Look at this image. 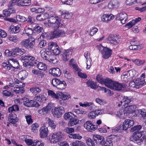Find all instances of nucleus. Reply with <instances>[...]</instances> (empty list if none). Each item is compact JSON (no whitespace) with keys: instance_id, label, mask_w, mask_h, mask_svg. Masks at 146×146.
Here are the masks:
<instances>
[{"instance_id":"nucleus-55","label":"nucleus","mask_w":146,"mask_h":146,"mask_svg":"<svg viewBox=\"0 0 146 146\" xmlns=\"http://www.w3.org/2000/svg\"><path fill=\"white\" fill-rule=\"evenodd\" d=\"M48 94L49 95L51 96L52 97L58 99L59 96L58 95L56 94L53 91L51 90H48Z\"/></svg>"},{"instance_id":"nucleus-50","label":"nucleus","mask_w":146,"mask_h":146,"mask_svg":"<svg viewBox=\"0 0 146 146\" xmlns=\"http://www.w3.org/2000/svg\"><path fill=\"white\" fill-rule=\"evenodd\" d=\"M14 49L10 51L8 50H6L4 52L5 54L7 56H12L15 57L14 53Z\"/></svg>"},{"instance_id":"nucleus-5","label":"nucleus","mask_w":146,"mask_h":146,"mask_svg":"<svg viewBox=\"0 0 146 146\" xmlns=\"http://www.w3.org/2000/svg\"><path fill=\"white\" fill-rule=\"evenodd\" d=\"M50 53V52H48L46 53L45 52H42L41 54V57L47 62L55 64L58 62V60L54 57V56Z\"/></svg>"},{"instance_id":"nucleus-46","label":"nucleus","mask_w":146,"mask_h":146,"mask_svg":"<svg viewBox=\"0 0 146 146\" xmlns=\"http://www.w3.org/2000/svg\"><path fill=\"white\" fill-rule=\"evenodd\" d=\"M31 92L33 94H37L41 92V89L38 87H33L31 88L30 89Z\"/></svg>"},{"instance_id":"nucleus-10","label":"nucleus","mask_w":146,"mask_h":146,"mask_svg":"<svg viewBox=\"0 0 146 146\" xmlns=\"http://www.w3.org/2000/svg\"><path fill=\"white\" fill-rule=\"evenodd\" d=\"M115 19L117 20L120 21L122 24H125L127 20V15L124 12H122L117 14L115 15Z\"/></svg>"},{"instance_id":"nucleus-37","label":"nucleus","mask_w":146,"mask_h":146,"mask_svg":"<svg viewBox=\"0 0 146 146\" xmlns=\"http://www.w3.org/2000/svg\"><path fill=\"white\" fill-rule=\"evenodd\" d=\"M86 84L88 87L93 89H96L98 88V86L96 83L92 81H88L86 82Z\"/></svg>"},{"instance_id":"nucleus-26","label":"nucleus","mask_w":146,"mask_h":146,"mask_svg":"<svg viewBox=\"0 0 146 146\" xmlns=\"http://www.w3.org/2000/svg\"><path fill=\"white\" fill-rule=\"evenodd\" d=\"M118 100H122L123 102V106H125L126 104H128L129 103L131 102V99L129 97L127 96L123 97L121 96L118 98Z\"/></svg>"},{"instance_id":"nucleus-25","label":"nucleus","mask_w":146,"mask_h":146,"mask_svg":"<svg viewBox=\"0 0 146 146\" xmlns=\"http://www.w3.org/2000/svg\"><path fill=\"white\" fill-rule=\"evenodd\" d=\"M25 52V50L24 49L20 48L18 47L14 48L13 53H14L15 57L17 55L21 56Z\"/></svg>"},{"instance_id":"nucleus-45","label":"nucleus","mask_w":146,"mask_h":146,"mask_svg":"<svg viewBox=\"0 0 146 146\" xmlns=\"http://www.w3.org/2000/svg\"><path fill=\"white\" fill-rule=\"evenodd\" d=\"M37 67L38 69L41 70H46L47 69L46 64L42 62H39L37 65Z\"/></svg>"},{"instance_id":"nucleus-59","label":"nucleus","mask_w":146,"mask_h":146,"mask_svg":"<svg viewBox=\"0 0 146 146\" xmlns=\"http://www.w3.org/2000/svg\"><path fill=\"white\" fill-rule=\"evenodd\" d=\"M33 146H44V143L41 141L37 140H35L33 142Z\"/></svg>"},{"instance_id":"nucleus-47","label":"nucleus","mask_w":146,"mask_h":146,"mask_svg":"<svg viewBox=\"0 0 146 146\" xmlns=\"http://www.w3.org/2000/svg\"><path fill=\"white\" fill-rule=\"evenodd\" d=\"M33 27H34V31L38 33L42 32L44 31L43 27L40 26L38 25H35Z\"/></svg>"},{"instance_id":"nucleus-40","label":"nucleus","mask_w":146,"mask_h":146,"mask_svg":"<svg viewBox=\"0 0 146 146\" xmlns=\"http://www.w3.org/2000/svg\"><path fill=\"white\" fill-rule=\"evenodd\" d=\"M10 61L12 64L13 68H18L19 67V64L18 61L17 60L13 58L10 59Z\"/></svg>"},{"instance_id":"nucleus-60","label":"nucleus","mask_w":146,"mask_h":146,"mask_svg":"<svg viewBox=\"0 0 146 146\" xmlns=\"http://www.w3.org/2000/svg\"><path fill=\"white\" fill-rule=\"evenodd\" d=\"M74 115L72 113L70 112H68V113H65L64 115V117L65 119L67 120L68 119H70L73 118V116Z\"/></svg>"},{"instance_id":"nucleus-6","label":"nucleus","mask_w":146,"mask_h":146,"mask_svg":"<svg viewBox=\"0 0 146 146\" xmlns=\"http://www.w3.org/2000/svg\"><path fill=\"white\" fill-rule=\"evenodd\" d=\"M35 39L33 38H29L23 40L21 44L27 49H30L32 48L35 45Z\"/></svg>"},{"instance_id":"nucleus-30","label":"nucleus","mask_w":146,"mask_h":146,"mask_svg":"<svg viewBox=\"0 0 146 146\" xmlns=\"http://www.w3.org/2000/svg\"><path fill=\"white\" fill-rule=\"evenodd\" d=\"M61 15L62 18L69 19L72 17L73 14L72 13H69L68 11H63L61 12Z\"/></svg>"},{"instance_id":"nucleus-57","label":"nucleus","mask_w":146,"mask_h":146,"mask_svg":"<svg viewBox=\"0 0 146 146\" xmlns=\"http://www.w3.org/2000/svg\"><path fill=\"white\" fill-rule=\"evenodd\" d=\"M56 30H55L56 36V38H58L66 33L63 30H59L57 31Z\"/></svg>"},{"instance_id":"nucleus-14","label":"nucleus","mask_w":146,"mask_h":146,"mask_svg":"<svg viewBox=\"0 0 146 146\" xmlns=\"http://www.w3.org/2000/svg\"><path fill=\"white\" fill-rule=\"evenodd\" d=\"M107 40L110 43L115 45L118 44L119 42L117 36L113 35H110L108 36Z\"/></svg>"},{"instance_id":"nucleus-41","label":"nucleus","mask_w":146,"mask_h":146,"mask_svg":"<svg viewBox=\"0 0 146 146\" xmlns=\"http://www.w3.org/2000/svg\"><path fill=\"white\" fill-rule=\"evenodd\" d=\"M19 4L20 6H27L31 4V0H20Z\"/></svg>"},{"instance_id":"nucleus-21","label":"nucleus","mask_w":146,"mask_h":146,"mask_svg":"<svg viewBox=\"0 0 146 146\" xmlns=\"http://www.w3.org/2000/svg\"><path fill=\"white\" fill-rule=\"evenodd\" d=\"M114 18V16L112 14L109 15L107 14L103 15L101 17L102 21L107 22L113 19Z\"/></svg>"},{"instance_id":"nucleus-54","label":"nucleus","mask_w":146,"mask_h":146,"mask_svg":"<svg viewBox=\"0 0 146 146\" xmlns=\"http://www.w3.org/2000/svg\"><path fill=\"white\" fill-rule=\"evenodd\" d=\"M24 88H21L19 87H15L14 90V92L19 94H22L24 92Z\"/></svg>"},{"instance_id":"nucleus-44","label":"nucleus","mask_w":146,"mask_h":146,"mask_svg":"<svg viewBox=\"0 0 146 146\" xmlns=\"http://www.w3.org/2000/svg\"><path fill=\"white\" fill-rule=\"evenodd\" d=\"M20 59L22 60H27L33 61L35 60V58L34 57L30 55H23L21 56Z\"/></svg>"},{"instance_id":"nucleus-32","label":"nucleus","mask_w":146,"mask_h":146,"mask_svg":"<svg viewBox=\"0 0 146 146\" xmlns=\"http://www.w3.org/2000/svg\"><path fill=\"white\" fill-rule=\"evenodd\" d=\"M127 113L126 111L120 110L117 112V115L120 118H125L127 116Z\"/></svg>"},{"instance_id":"nucleus-61","label":"nucleus","mask_w":146,"mask_h":146,"mask_svg":"<svg viewBox=\"0 0 146 146\" xmlns=\"http://www.w3.org/2000/svg\"><path fill=\"white\" fill-rule=\"evenodd\" d=\"M96 117V114L94 111L90 112L88 114V117L90 119H95Z\"/></svg>"},{"instance_id":"nucleus-62","label":"nucleus","mask_w":146,"mask_h":146,"mask_svg":"<svg viewBox=\"0 0 146 146\" xmlns=\"http://www.w3.org/2000/svg\"><path fill=\"white\" fill-rule=\"evenodd\" d=\"M16 18L17 21L22 22H25L26 20V18L25 17L20 15H17Z\"/></svg>"},{"instance_id":"nucleus-13","label":"nucleus","mask_w":146,"mask_h":146,"mask_svg":"<svg viewBox=\"0 0 146 146\" xmlns=\"http://www.w3.org/2000/svg\"><path fill=\"white\" fill-rule=\"evenodd\" d=\"M127 109V112L130 114H131V116L137 117V114L135 113L136 106L135 105H130L126 106Z\"/></svg>"},{"instance_id":"nucleus-4","label":"nucleus","mask_w":146,"mask_h":146,"mask_svg":"<svg viewBox=\"0 0 146 146\" xmlns=\"http://www.w3.org/2000/svg\"><path fill=\"white\" fill-rule=\"evenodd\" d=\"M142 136V133L141 131H136L134 132L132 135L131 136L130 139L134 143L138 145H140L143 141L142 138H141Z\"/></svg>"},{"instance_id":"nucleus-24","label":"nucleus","mask_w":146,"mask_h":146,"mask_svg":"<svg viewBox=\"0 0 146 146\" xmlns=\"http://www.w3.org/2000/svg\"><path fill=\"white\" fill-rule=\"evenodd\" d=\"M49 15L48 13H42L39 14L36 17V19L37 20L40 21H43L48 19Z\"/></svg>"},{"instance_id":"nucleus-18","label":"nucleus","mask_w":146,"mask_h":146,"mask_svg":"<svg viewBox=\"0 0 146 146\" xmlns=\"http://www.w3.org/2000/svg\"><path fill=\"white\" fill-rule=\"evenodd\" d=\"M113 87L111 88L117 90H120L125 87L124 84L114 81L113 83Z\"/></svg>"},{"instance_id":"nucleus-2","label":"nucleus","mask_w":146,"mask_h":146,"mask_svg":"<svg viewBox=\"0 0 146 146\" xmlns=\"http://www.w3.org/2000/svg\"><path fill=\"white\" fill-rule=\"evenodd\" d=\"M60 21V19L58 17L52 16L49 18L48 22L52 24V27L54 30L62 27V25Z\"/></svg>"},{"instance_id":"nucleus-64","label":"nucleus","mask_w":146,"mask_h":146,"mask_svg":"<svg viewBox=\"0 0 146 146\" xmlns=\"http://www.w3.org/2000/svg\"><path fill=\"white\" fill-rule=\"evenodd\" d=\"M105 78H103L102 76L98 75L96 77V80L99 83L102 84H103Z\"/></svg>"},{"instance_id":"nucleus-17","label":"nucleus","mask_w":146,"mask_h":146,"mask_svg":"<svg viewBox=\"0 0 146 146\" xmlns=\"http://www.w3.org/2000/svg\"><path fill=\"white\" fill-rule=\"evenodd\" d=\"M73 49L70 48L65 50L62 55V59L64 61H67L69 58V55L72 53Z\"/></svg>"},{"instance_id":"nucleus-34","label":"nucleus","mask_w":146,"mask_h":146,"mask_svg":"<svg viewBox=\"0 0 146 146\" xmlns=\"http://www.w3.org/2000/svg\"><path fill=\"white\" fill-rule=\"evenodd\" d=\"M135 82L136 84V88H139L140 87H141L145 84V81L142 80L139 78L136 79Z\"/></svg>"},{"instance_id":"nucleus-53","label":"nucleus","mask_w":146,"mask_h":146,"mask_svg":"<svg viewBox=\"0 0 146 146\" xmlns=\"http://www.w3.org/2000/svg\"><path fill=\"white\" fill-rule=\"evenodd\" d=\"M11 30V33L15 34L18 33L20 31V29L19 27L17 26L12 28Z\"/></svg>"},{"instance_id":"nucleus-49","label":"nucleus","mask_w":146,"mask_h":146,"mask_svg":"<svg viewBox=\"0 0 146 146\" xmlns=\"http://www.w3.org/2000/svg\"><path fill=\"white\" fill-rule=\"evenodd\" d=\"M8 39L11 41L16 42L19 40V38L16 36L10 35L8 36Z\"/></svg>"},{"instance_id":"nucleus-42","label":"nucleus","mask_w":146,"mask_h":146,"mask_svg":"<svg viewBox=\"0 0 146 146\" xmlns=\"http://www.w3.org/2000/svg\"><path fill=\"white\" fill-rule=\"evenodd\" d=\"M61 52L60 48L57 45L53 49L51 50V54L53 56L58 55Z\"/></svg>"},{"instance_id":"nucleus-12","label":"nucleus","mask_w":146,"mask_h":146,"mask_svg":"<svg viewBox=\"0 0 146 146\" xmlns=\"http://www.w3.org/2000/svg\"><path fill=\"white\" fill-rule=\"evenodd\" d=\"M84 127L89 131L92 132L97 128V126L94 125L90 121H87L84 124Z\"/></svg>"},{"instance_id":"nucleus-51","label":"nucleus","mask_w":146,"mask_h":146,"mask_svg":"<svg viewBox=\"0 0 146 146\" xmlns=\"http://www.w3.org/2000/svg\"><path fill=\"white\" fill-rule=\"evenodd\" d=\"M86 140L87 145L89 146H95V144L94 142L90 138L86 137Z\"/></svg>"},{"instance_id":"nucleus-22","label":"nucleus","mask_w":146,"mask_h":146,"mask_svg":"<svg viewBox=\"0 0 146 146\" xmlns=\"http://www.w3.org/2000/svg\"><path fill=\"white\" fill-rule=\"evenodd\" d=\"M93 139L98 144H102L104 141V138L100 135H96L93 136Z\"/></svg>"},{"instance_id":"nucleus-43","label":"nucleus","mask_w":146,"mask_h":146,"mask_svg":"<svg viewBox=\"0 0 146 146\" xmlns=\"http://www.w3.org/2000/svg\"><path fill=\"white\" fill-rule=\"evenodd\" d=\"M24 31L25 33L28 36L33 35V33H35L34 28L32 29L29 27H26Z\"/></svg>"},{"instance_id":"nucleus-58","label":"nucleus","mask_w":146,"mask_h":146,"mask_svg":"<svg viewBox=\"0 0 146 146\" xmlns=\"http://www.w3.org/2000/svg\"><path fill=\"white\" fill-rule=\"evenodd\" d=\"M68 136L70 138L74 139H80L82 138V136L78 134H70Z\"/></svg>"},{"instance_id":"nucleus-3","label":"nucleus","mask_w":146,"mask_h":146,"mask_svg":"<svg viewBox=\"0 0 146 146\" xmlns=\"http://www.w3.org/2000/svg\"><path fill=\"white\" fill-rule=\"evenodd\" d=\"M64 138V135L61 132L58 131L51 134L50 135L49 140L51 142L54 143H56L60 141L63 140Z\"/></svg>"},{"instance_id":"nucleus-39","label":"nucleus","mask_w":146,"mask_h":146,"mask_svg":"<svg viewBox=\"0 0 146 146\" xmlns=\"http://www.w3.org/2000/svg\"><path fill=\"white\" fill-rule=\"evenodd\" d=\"M78 121L77 119V117H74L70 119L68 123L69 126H73L77 124L78 123Z\"/></svg>"},{"instance_id":"nucleus-56","label":"nucleus","mask_w":146,"mask_h":146,"mask_svg":"<svg viewBox=\"0 0 146 146\" xmlns=\"http://www.w3.org/2000/svg\"><path fill=\"white\" fill-rule=\"evenodd\" d=\"M125 3L127 5H131L135 3H139L140 1L139 0H127Z\"/></svg>"},{"instance_id":"nucleus-35","label":"nucleus","mask_w":146,"mask_h":146,"mask_svg":"<svg viewBox=\"0 0 146 146\" xmlns=\"http://www.w3.org/2000/svg\"><path fill=\"white\" fill-rule=\"evenodd\" d=\"M108 7L110 9H112L118 7L119 3L116 0L110 1L108 4Z\"/></svg>"},{"instance_id":"nucleus-15","label":"nucleus","mask_w":146,"mask_h":146,"mask_svg":"<svg viewBox=\"0 0 146 146\" xmlns=\"http://www.w3.org/2000/svg\"><path fill=\"white\" fill-rule=\"evenodd\" d=\"M23 104L27 107H39L40 105L37 102L33 100L28 99L25 101H23Z\"/></svg>"},{"instance_id":"nucleus-8","label":"nucleus","mask_w":146,"mask_h":146,"mask_svg":"<svg viewBox=\"0 0 146 146\" xmlns=\"http://www.w3.org/2000/svg\"><path fill=\"white\" fill-rule=\"evenodd\" d=\"M64 113V108L62 106L55 107L53 111L52 114L55 117L59 118Z\"/></svg>"},{"instance_id":"nucleus-16","label":"nucleus","mask_w":146,"mask_h":146,"mask_svg":"<svg viewBox=\"0 0 146 146\" xmlns=\"http://www.w3.org/2000/svg\"><path fill=\"white\" fill-rule=\"evenodd\" d=\"M134 124V122L133 120L129 119H126L123 122L122 129H124V130H125L128 128L133 126Z\"/></svg>"},{"instance_id":"nucleus-36","label":"nucleus","mask_w":146,"mask_h":146,"mask_svg":"<svg viewBox=\"0 0 146 146\" xmlns=\"http://www.w3.org/2000/svg\"><path fill=\"white\" fill-rule=\"evenodd\" d=\"M26 21L28 24L31 25V27H33L35 25L34 23L35 22V18L31 16H29L27 19L26 18Z\"/></svg>"},{"instance_id":"nucleus-48","label":"nucleus","mask_w":146,"mask_h":146,"mask_svg":"<svg viewBox=\"0 0 146 146\" xmlns=\"http://www.w3.org/2000/svg\"><path fill=\"white\" fill-rule=\"evenodd\" d=\"M46 121L48 122L49 126L53 129H54L56 127V124L52 120H51L49 118L46 119Z\"/></svg>"},{"instance_id":"nucleus-63","label":"nucleus","mask_w":146,"mask_h":146,"mask_svg":"<svg viewBox=\"0 0 146 146\" xmlns=\"http://www.w3.org/2000/svg\"><path fill=\"white\" fill-rule=\"evenodd\" d=\"M141 126L139 125L134 126L131 128L130 131L131 132H134L135 131H139V130L141 129Z\"/></svg>"},{"instance_id":"nucleus-31","label":"nucleus","mask_w":146,"mask_h":146,"mask_svg":"<svg viewBox=\"0 0 146 146\" xmlns=\"http://www.w3.org/2000/svg\"><path fill=\"white\" fill-rule=\"evenodd\" d=\"M2 66L5 69L7 70H11L12 71L14 70V68H13L12 64L10 61L9 62H8L7 63H3L2 64Z\"/></svg>"},{"instance_id":"nucleus-11","label":"nucleus","mask_w":146,"mask_h":146,"mask_svg":"<svg viewBox=\"0 0 146 146\" xmlns=\"http://www.w3.org/2000/svg\"><path fill=\"white\" fill-rule=\"evenodd\" d=\"M52 107V103H49L46 106L39 109L38 113L41 115H46L50 111Z\"/></svg>"},{"instance_id":"nucleus-9","label":"nucleus","mask_w":146,"mask_h":146,"mask_svg":"<svg viewBox=\"0 0 146 146\" xmlns=\"http://www.w3.org/2000/svg\"><path fill=\"white\" fill-rule=\"evenodd\" d=\"M117 138V137L115 135H111L108 136L106 141L103 142L102 146H113L112 142L114 140L116 139Z\"/></svg>"},{"instance_id":"nucleus-33","label":"nucleus","mask_w":146,"mask_h":146,"mask_svg":"<svg viewBox=\"0 0 146 146\" xmlns=\"http://www.w3.org/2000/svg\"><path fill=\"white\" fill-rule=\"evenodd\" d=\"M57 46L56 43L54 42H50L48 44V48L46 50L45 53H47V52H50L51 53V50L53 49L54 48ZM51 54V53H50Z\"/></svg>"},{"instance_id":"nucleus-29","label":"nucleus","mask_w":146,"mask_h":146,"mask_svg":"<svg viewBox=\"0 0 146 146\" xmlns=\"http://www.w3.org/2000/svg\"><path fill=\"white\" fill-rule=\"evenodd\" d=\"M51 73L55 76H59L61 75V72L59 68H54L52 69Z\"/></svg>"},{"instance_id":"nucleus-19","label":"nucleus","mask_w":146,"mask_h":146,"mask_svg":"<svg viewBox=\"0 0 146 146\" xmlns=\"http://www.w3.org/2000/svg\"><path fill=\"white\" fill-rule=\"evenodd\" d=\"M8 120L10 123L14 124L18 121V119L16 115H13L12 113H11L8 115Z\"/></svg>"},{"instance_id":"nucleus-27","label":"nucleus","mask_w":146,"mask_h":146,"mask_svg":"<svg viewBox=\"0 0 146 146\" xmlns=\"http://www.w3.org/2000/svg\"><path fill=\"white\" fill-rule=\"evenodd\" d=\"M28 75V73L25 70H23L18 74V78L19 79L23 80L27 78Z\"/></svg>"},{"instance_id":"nucleus-7","label":"nucleus","mask_w":146,"mask_h":146,"mask_svg":"<svg viewBox=\"0 0 146 146\" xmlns=\"http://www.w3.org/2000/svg\"><path fill=\"white\" fill-rule=\"evenodd\" d=\"M52 84L54 86L60 90L65 88L66 86V84L65 81H61L57 78L53 79L52 81Z\"/></svg>"},{"instance_id":"nucleus-38","label":"nucleus","mask_w":146,"mask_h":146,"mask_svg":"<svg viewBox=\"0 0 146 146\" xmlns=\"http://www.w3.org/2000/svg\"><path fill=\"white\" fill-rule=\"evenodd\" d=\"M46 98L44 95L42 94H39L37 96L35 97L34 99L36 101L40 102H43L45 101Z\"/></svg>"},{"instance_id":"nucleus-1","label":"nucleus","mask_w":146,"mask_h":146,"mask_svg":"<svg viewBox=\"0 0 146 146\" xmlns=\"http://www.w3.org/2000/svg\"><path fill=\"white\" fill-rule=\"evenodd\" d=\"M97 48L102 54L103 58L107 59L111 56L112 50L111 49L104 47L101 44L97 45Z\"/></svg>"},{"instance_id":"nucleus-52","label":"nucleus","mask_w":146,"mask_h":146,"mask_svg":"<svg viewBox=\"0 0 146 146\" xmlns=\"http://www.w3.org/2000/svg\"><path fill=\"white\" fill-rule=\"evenodd\" d=\"M19 110V108L17 105H14L11 107H9L8 108L9 112L11 113L13 111H18Z\"/></svg>"},{"instance_id":"nucleus-23","label":"nucleus","mask_w":146,"mask_h":146,"mask_svg":"<svg viewBox=\"0 0 146 146\" xmlns=\"http://www.w3.org/2000/svg\"><path fill=\"white\" fill-rule=\"evenodd\" d=\"M15 13V9L8 8V9L4 10L3 11V14L4 15V16L3 17H7L10 16L11 14Z\"/></svg>"},{"instance_id":"nucleus-28","label":"nucleus","mask_w":146,"mask_h":146,"mask_svg":"<svg viewBox=\"0 0 146 146\" xmlns=\"http://www.w3.org/2000/svg\"><path fill=\"white\" fill-rule=\"evenodd\" d=\"M114 82L110 78H105L103 84H104L108 88H111L113 87V83Z\"/></svg>"},{"instance_id":"nucleus-20","label":"nucleus","mask_w":146,"mask_h":146,"mask_svg":"<svg viewBox=\"0 0 146 146\" xmlns=\"http://www.w3.org/2000/svg\"><path fill=\"white\" fill-rule=\"evenodd\" d=\"M40 136L41 138L46 137L48 135V130L46 127L43 126L40 130Z\"/></svg>"}]
</instances>
